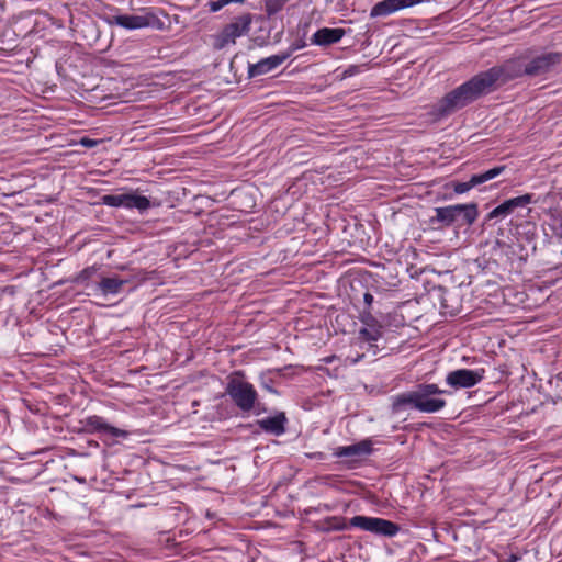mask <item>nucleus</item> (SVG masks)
<instances>
[{
  "label": "nucleus",
  "instance_id": "5",
  "mask_svg": "<svg viewBox=\"0 0 562 562\" xmlns=\"http://www.w3.org/2000/svg\"><path fill=\"white\" fill-rule=\"evenodd\" d=\"M416 409L422 413H437L446 406V401L438 397L437 395L449 393L446 390H441L437 384L432 383H420L416 385Z\"/></svg>",
  "mask_w": 562,
  "mask_h": 562
},
{
  "label": "nucleus",
  "instance_id": "23",
  "mask_svg": "<svg viewBox=\"0 0 562 562\" xmlns=\"http://www.w3.org/2000/svg\"><path fill=\"white\" fill-rule=\"evenodd\" d=\"M513 211L510 203L506 200L487 214V220L504 218L512 214Z\"/></svg>",
  "mask_w": 562,
  "mask_h": 562
},
{
  "label": "nucleus",
  "instance_id": "11",
  "mask_svg": "<svg viewBox=\"0 0 562 562\" xmlns=\"http://www.w3.org/2000/svg\"><path fill=\"white\" fill-rule=\"evenodd\" d=\"M484 378V370L458 369L446 376V382L454 390L469 389L480 383Z\"/></svg>",
  "mask_w": 562,
  "mask_h": 562
},
{
  "label": "nucleus",
  "instance_id": "1",
  "mask_svg": "<svg viewBox=\"0 0 562 562\" xmlns=\"http://www.w3.org/2000/svg\"><path fill=\"white\" fill-rule=\"evenodd\" d=\"M526 63L509 59L502 65L481 71L456 89L451 90L432 105L430 114L435 120L445 119L467 105L491 93L498 86L513 79L526 76Z\"/></svg>",
  "mask_w": 562,
  "mask_h": 562
},
{
  "label": "nucleus",
  "instance_id": "30",
  "mask_svg": "<svg viewBox=\"0 0 562 562\" xmlns=\"http://www.w3.org/2000/svg\"><path fill=\"white\" fill-rule=\"evenodd\" d=\"M553 228H554L555 234L560 238H562V214L554 217Z\"/></svg>",
  "mask_w": 562,
  "mask_h": 562
},
{
  "label": "nucleus",
  "instance_id": "17",
  "mask_svg": "<svg viewBox=\"0 0 562 562\" xmlns=\"http://www.w3.org/2000/svg\"><path fill=\"white\" fill-rule=\"evenodd\" d=\"M280 64H281V56L273 55V56L263 58L256 64H250L248 74L250 77L261 76V75H265V74L271 71L272 69L277 68Z\"/></svg>",
  "mask_w": 562,
  "mask_h": 562
},
{
  "label": "nucleus",
  "instance_id": "28",
  "mask_svg": "<svg viewBox=\"0 0 562 562\" xmlns=\"http://www.w3.org/2000/svg\"><path fill=\"white\" fill-rule=\"evenodd\" d=\"M364 65H349L342 72V78L352 77L355 75H358L362 71V68Z\"/></svg>",
  "mask_w": 562,
  "mask_h": 562
},
{
  "label": "nucleus",
  "instance_id": "31",
  "mask_svg": "<svg viewBox=\"0 0 562 562\" xmlns=\"http://www.w3.org/2000/svg\"><path fill=\"white\" fill-rule=\"evenodd\" d=\"M363 301L369 308L373 303V295L369 292H366L363 295Z\"/></svg>",
  "mask_w": 562,
  "mask_h": 562
},
{
  "label": "nucleus",
  "instance_id": "29",
  "mask_svg": "<svg viewBox=\"0 0 562 562\" xmlns=\"http://www.w3.org/2000/svg\"><path fill=\"white\" fill-rule=\"evenodd\" d=\"M305 46V42L300 38V40H296L292 45H291V52L288 53V54H284L283 53V56H282V59L285 60L288 57H290L291 53L300 49V48H303Z\"/></svg>",
  "mask_w": 562,
  "mask_h": 562
},
{
  "label": "nucleus",
  "instance_id": "9",
  "mask_svg": "<svg viewBox=\"0 0 562 562\" xmlns=\"http://www.w3.org/2000/svg\"><path fill=\"white\" fill-rule=\"evenodd\" d=\"M562 63V54L550 52L526 63V76L537 77L551 72Z\"/></svg>",
  "mask_w": 562,
  "mask_h": 562
},
{
  "label": "nucleus",
  "instance_id": "20",
  "mask_svg": "<svg viewBox=\"0 0 562 562\" xmlns=\"http://www.w3.org/2000/svg\"><path fill=\"white\" fill-rule=\"evenodd\" d=\"M436 216L431 220L442 223L446 226H450L458 220V205H449L445 207H436L435 209Z\"/></svg>",
  "mask_w": 562,
  "mask_h": 562
},
{
  "label": "nucleus",
  "instance_id": "4",
  "mask_svg": "<svg viewBox=\"0 0 562 562\" xmlns=\"http://www.w3.org/2000/svg\"><path fill=\"white\" fill-rule=\"evenodd\" d=\"M251 22L252 15L250 13H244L235 18L229 24L225 25L218 34L214 35V48L220 50L231 44H235L236 38L249 32Z\"/></svg>",
  "mask_w": 562,
  "mask_h": 562
},
{
  "label": "nucleus",
  "instance_id": "15",
  "mask_svg": "<svg viewBox=\"0 0 562 562\" xmlns=\"http://www.w3.org/2000/svg\"><path fill=\"white\" fill-rule=\"evenodd\" d=\"M345 33L344 29L323 27L314 33L312 42L319 46L331 45L338 43L344 37Z\"/></svg>",
  "mask_w": 562,
  "mask_h": 562
},
{
  "label": "nucleus",
  "instance_id": "21",
  "mask_svg": "<svg viewBox=\"0 0 562 562\" xmlns=\"http://www.w3.org/2000/svg\"><path fill=\"white\" fill-rule=\"evenodd\" d=\"M458 205V218L462 217L465 224H473L477 216V205L475 203L470 204H457Z\"/></svg>",
  "mask_w": 562,
  "mask_h": 562
},
{
  "label": "nucleus",
  "instance_id": "13",
  "mask_svg": "<svg viewBox=\"0 0 562 562\" xmlns=\"http://www.w3.org/2000/svg\"><path fill=\"white\" fill-rule=\"evenodd\" d=\"M424 0H383L378 2L370 12L372 18L386 16L398 10L411 8L422 3Z\"/></svg>",
  "mask_w": 562,
  "mask_h": 562
},
{
  "label": "nucleus",
  "instance_id": "16",
  "mask_svg": "<svg viewBox=\"0 0 562 562\" xmlns=\"http://www.w3.org/2000/svg\"><path fill=\"white\" fill-rule=\"evenodd\" d=\"M372 451V445L370 440H362L358 443L339 447L336 451V456L339 458L360 457L370 454Z\"/></svg>",
  "mask_w": 562,
  "mask_h": 562
},
{
  "label": "nucleus",
  "instance_id": "27",
  "mask_svg": "<svg viewBox=\"0 0 562 562\" xmlns=\"http://www.w3.org/2000/svg\"><path fill=\"white\" fill-rule=\"evenodd\" d=\"M360 321L364 326L381 325L369 310L362 311L360 314Z\"/></svg>",
  "mask_w": 562,
  "mask_h": 562
},
{
  "label": "nucleus",
  "instance_id": "10",
  "mask_svg": "<svg viewBox=\"0 0 562 562\" xmlns=\"http://www.w3.org/2000/svg\"><path fill=\"white\" fill-rule=\"evenodd\" d=\"M128 282L130 279L121 278L116 274L101 276L95 284H91V292H88V294L102 297L116 296Z\"/></svg>",
  "mask_w": 562,
  "mask_h": 562
},
{
  "label": "nucleus",
  "instance_id": "3",
  "mask_svg": "<svg viewBox=\"0 0 562 562\" xmlns=\"http://www.w3.org/2000/svg\"><path fill=\"white\" fill-rule=\"evenodd\" d=\"M142 14H117L109 20V24L117 25L128 31L153 27L161 30L164 22L151 8H143Z\"/></svg>",
  "mask_w": 562,
  "mask_h": 562
},
{
  "label": "nucleus",
  "instance_id": "22",
  "mask_svg": "<svg viewBox=\"0 0 562 562\" xmlns=\"http://www.w3.org/2000/svg\"><path fill=\"white\" fill-rule=\"evenodd\" d=\"M260 427L274 435L281 434V415H277L271 418H266L260 422Z\"/></svg>",
  "mask_w": 562,
  "mask_h": 562
},
{
  "label": "nucleus",
  "instance_id": "33",
  "mask_svg": "<svg viewBox=\"0 0 562 562\" xmlns=\"http://www.w3.org/2000/svg\"><path fill=\"white\" fill-rule=\"evenodd\" d=\"M294 60H291L284 68H283V71H288L289 74H292L295 68H291L292 64H293Z\"/></svg>",
  "mask_w": 562,
  "mask_h": 562
},
{
  "label": "nucleus",
  "instance_id": "32",
  "mask_svg": "<svg viewBox=\"0 0 562 562\" xmlns=\"http://www.w3.org/2000/svg\"><path fill=\"white\" fill-rule=\"evenodd\" d=\"M81 144L87 146V147H92L95 144V140H92V139H89V138H83L81 140Z\"/></svg>",
  "mask_w": 562,
  "mask_h": 562
},
{
  "label": "nucleus",
  "instance_id": "36",
  "mask_svg": "<svg viewBox=\"0 0 562 562\" xmlns=\"http://www.w3.org/2000/svg\"><path fill=\"white\" fill-rule=\"evenodd\" d=\"M266 387H267L270 392H274V393H276V391H274L273 389L269 387L268 385H266Z\"/></svg>",
  "mask_w": 562,
  "mask_h": 562
},
{
  "label": "nucleus",
  "instance_id": "12",
  "mask_svg": "<svg viewBox=\"0 0 562 562\" xmlns=\"http://www.w3.org/2000/svg\"><path fill=\"white\" fill-rule=\"evenodd\" d=\"M504 170H505V166H496V167H494L487 171H484L482 173H476V175L471 176L469 181L453 182L452 183L453 191L457 194H463V193L468 192L469 190H471L472 188L498 177L499 175L503 173Z\"/></svg>",
  "mask_w": 562,
  "mask_h": 562
},
{
  "label": "nucleus",
  "instance_id": "26",
  "mask_svg": "<svg viewBox=\"0 0 562 562\" xmlns=\"http://www.w3.org/2000/svg\"><path fill=\"white\" fill-rule=\"evenodd\" d=\"M265 10L269 16L281 10V0H265Z\"/></svg>",
  "mask_w": 562,
  "mask_h": 562
},
{
  "label": "nucleus",
  "instance_id": "25",
  "mask_svg": "<svg viewBox=\"0 0 562 562\" xmlns=\"http://www.w3.org/2000/svg\"><path fill=\"white\" fill-rule=\"evenodd\" d=\"M245 0H216L209 2V8L211 12H217L223 9L225 5L231 3H244Z\"/></svg>",
  "mask_w": 562,
  "mask_h": 562
},
{
  "label": "nucleus",
  "instance_id": "19",
  "mask_svg": "<svg viewBox=\"0 0 562 562\" xmlns=\"http://www.w3.org/2000/svg\"><path fill=\"white\" fill-rule=\"evenodd\" d=\"M416 403H417V398H416L415 389L412 391L401 393L393 397L392 413L397 414V413L402 412L407 406L416 409Z\"/></svg>",
  "mask_w": 562,
  "mask_h": 562
},
{
  "label": "nucleus",
  "instance_id": "24",
  "mask_svg": "<svg viewBox=\"0 0 562 562\" xmlns=\"http://www.w3.org/2000/svg\"><path fill=\"white\" fill-rule=\"evenodd\" d=\"M508 202L512 205V209L515 210L517 207H525L530 203H535L533 194L526 193L516 198L508 199Z\"/></svg>",
  "mask_w": 562,
  "mask_h": 562
},
{
  "label": "nucleus",
  "instance_id": "7",
  "mask_svg": "<svg viewBox=\"0 0 562 562\" xmlns=\"http://www.w3.org/2000/svg\"><path fill=\"white\" fill-rule=\"evenodd\" d=\"M78 432L86 435L109 436L112 438H127L126 430L110 425L103 417L98 415L87 416L79 420Z\"/></svg>",
  "mask_w": 562,
  "mask_h": 562
},
{
  "label": "nucleus",
  "instance_id": "2",
  "mask_svg": "<svg viewBox=\"0 0 562 562\" xmlns=\"http://www.w3.org/2000/svg\"><path fill=\"white\" fill-rule=\"evenodd\" d=\"M225 392L231 397L232 402L244 413L254 409L258 398L254 385L246 381L239 372L234 373L229 378Z\"/></svg>",
  "mask_w": 562,
  "mask_h": 562
},
{
  "label": "nucleus",
  "instance_id": "18",
  "mask_svg": "<svg viewBox=\"0 0 562 562\" xmlns=\"http://www.w3.org/2000/svg\"><path fill=\"white\" fill-rule=\"evenodd\" d=\"M99 270L97 266L87 267L75 277L74 282L91 292V284H95L101 277Z\"/></svg>",
  "mask_w": 562,
  "mask_h": 562
},
{
  "label": "nucleus",
  "instance_id": "34",
  "mask_svg": "<svg viewBox=\"0 0 562 562\" xmlns=\"http://www.w3.org/2000/svg\"><path fill=\"white\" fill-rule=\"evenodd\" d=\"M362 357H363V355H357V357L352 359V362L353 363L359 362Z\"/></svg>",
  "mask_w": 562,
  "mask_h": 562
},
{
  "label": "nucleus",
  "instance_id": "35",
  "mask_svg": "<svg viewBox=\"0 0 562 562\" xmlns=\"http://www.w3.org/2000/svg\"><path fill=\"white\" fill-rule=\"evenodd\" d=\"M291 369L290 367L289 368H283V373H282V376H285L286 374L284 373L285 370H289Z\"/></svg>",
  "mask_w": 562,
  "mask_h": 562
},
{
  "label": "nucleus",
  "instance_id": "8",
  "mask_svg": "<svg viewBox=\"0 0 562 562\" xmlns=\"http://www.w3.org/2000/svg\"><path fill=\"white\" fill-rule=\"evenodd\" d=\"M102 203L110 207H123L126 210H137L140 213L150 207V201L147 196L135 192L106 194L102 196Z\"/></svg>",
  "mask_w": 562,
  "mask_h": 562
},
{
  "label": "nucleus",
  "instance_id": "6",
  "mask_svg": "<svg viewBox=\"0 0 562 562\" xmlns=\"http://www.w3.org/2000/svg\"><path fill=\"white\" fill-rule=\"evenodd\" d=\"M349 526L371 532L381 537H394L400 531V526L391 520L379 517L357 515L349 519Z\"/></svg>",
  "mask_w": 562,
  "mask_h": 562
},
{
  "label": "nucleus",
  "instance_id": "14",
  "mask_svg": "<svg viewBox=\"0 0 562 562\" xmlns=\"http://www.w3.org/2000/svg\"><path fill=\"white\" fill-rule=\"evenodd\" d=\"M382 337V326L373 325V326H364L359 330L358 339L360 344H366V350L371 351L372 355H376L378 347L374 345ZM361 349H364V346H360Z\"/></svg>",
  "mask_w": 562,
  "mask_h": 562
},
{
  "label": "nucleus",
  "instance_id": "37",
  "mask_svg": "<svg viewBox=\"0 0 562 562\" xmlns=\"http://www.w3.org/2000/svg\"><path fill=\"white\" fill-rule=\"evenodd\" d=\"M282 420H283V424H284V423H285V420H286V418H285V416H284V415H283V417H282Z\"/></svg>",
  "mask_w": 562,
  "mask_h": 562
}]
</instances>
